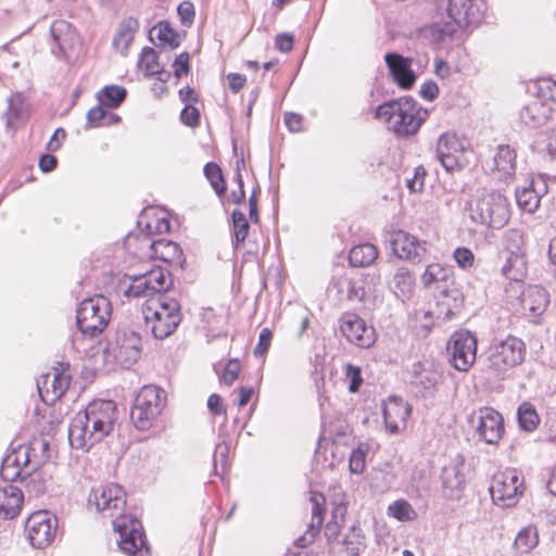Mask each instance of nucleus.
Wrapping results in <instances>:
<instances>
[{
	"label": "nucleus",
	"mask_w": 556,
	"mask_h": 556,
	"mask_svg": "<svg viewBox=\"0 0 556 556\" xmlns=\"http://www.w3.org/2000/svg\"><path fill=\"white\" fill-rule=\"evenodd\" d=\"M88 504L94 505L98 511L113 519V527L121 538L118 545L124 553L130 556H150L141 523L131 519L127 525L123 518L126 493L121 485L106 483L93 488L89 494Z\"/></svg>",
	"instance_id": "1"
},
{
	"label": "nucleus",
	"mask_w": 556,
	"mask_h": 556,
	"mask_svg": "<svg viewBox=\"0 0 556 556\" xmlns=\"http://www.w3.org/2000/svg\"><path fill=\"white\" fill-rule=\"evenodd\" d=\"M117 406L110 400H93L78 412L68 428V440L74 448L88 450L102 441L114 429Z\"/></svg>",
	"instance_id": "2"
},
{
	"label": "nucleus",
	"mask_w": 556,
	"mask_h": 556,
	"mask_svg": "<svg viewBox=\"0 0 556 556\" xmlns=\"http://www.w3.org/2000/svg\"><path fill=\"white\" fill-rule=\"evenodd\" d=\"M427 117L428 111L409 97L384 102L376 110V118L401 137L416 134Z\"/></svg>",
	"instance_id": "3"
},
{
	"label": "nucleus",
	"mask_w": 556,
	"mask_h": 556,
	"mask_svg": "<svg viewBox=\"0 0 556 556\" xmlns=\"http://www.w3.org/2000/svg\"><path fill=\"white\" fill-rule=\"evenodd\" d=\"M142 313L147 326L159 340L172 336L182 319L178 301L166 295L149 299L142 307Z\"/></svg>",
	"instance_id": "4"
},
{
	"label": "nucleus",
	"mask_w": 556,
	"mask_h": 556,
	"mask_svg": "<svg viewBox=\"0 0 556 556\" xmlns=\"http://www.w3.org/2000/svg\"><path fill=\"white\" fill-rule=\"evenodd\" d=\"M485 10L484 0H448L447 14L452 21L437 23L433 26V31L439 40H450L458 28L479 23Z\"/></svg>",
	"instance_id": "5"
},
{
	"label": "nucleus",
	"mask_w": 556,
	"mask_h": 556,
	"mask_svg": "<svg viewBox=\"0 0 556 556\" xmlns=\"http://www.w3.org/2000/svg\"><path fill=\"white\" fill-rule=\"evenodd\" d=\"M469 216L489 228H502L510 216L507 199L500 192H482L471 202Z\"/></svg>",
	"instance_id": "6"
},
{
	"label": "nucleus",
	"mask_w": 556,
	"mask_h": 556,
	"mask_svg": "<svg viewBox=\"0 0 556 556\" xmlns=\"http://www.w3.org/2000/svg\"><path fill=\"white\" fill-rule=\"evenodd\" d=\"M111 314V302L105 296L94 295L85 299L77 308V327L84 336L94 338L106 328Z\"/></svg>",
	"instance_id": "7"
},
{
	"label": "nucleus",
	"mask_w": 556,
	"mask_h": 556,
	"mask_svg": "<svg viewBox=\"0 0 556 556\" xmlns=\"http://www.w3.org/2000/svg\"><path fill=\"white\" fill-rule=\"evenodd\" d=\"M525 342L515 337L495 340L489 348L486 366L496 376H504L508 370L520 365L526 358Z\"/></svg>",
	"instance_id": "8"
},
{
	"label": "nucleus",
	"mask_w": 556,
	"mask_h": 556,
	"mask_svg": "<svg viewBox=\"0 0 556 556\" xmlns=\"http://www.w3.org/2000/svg\"><path fill=\"white\" fill-rule=\"evenodd\" d=\"M166 393L155 386H144L137 394L131 407L130 417L139 430H148L162 413Z\"/></svg>",
	"instance_id": "9"
},
{
	"label": "nucleus",
	"mask_w": 556,
	"mask_h": 556,
	"mask_svg": "<svg viewBox=\"0 0 556 556\" xmlns=\"http://www.w3.org/2000/svg\"><path fill=\"white\" fill-rule=\"evenodd\" d=\"M435 154L444 169L453 173L469 165L472 151L466 138L455 132H444L438 139Z\"/></svg>",
	"instance_id": "10"
},
{
	"label": "nucleus",
	"mask_w": 556,
	"mask_h": 556,
	"mask_svg": "<svg viewBox=\"0 0 556 556\" xmlns=\"http://www.w3.org/2000/svg\"><path fill=\"white\" fill-rule=\"evenodd\" d=\"M523 480L516 469H505L492 479L490 493L495 505L513 507L522 494Z\"/></svg>",
	"instance_id": "11"
},
{
	"label": "nucleus",
	"mask_w": 556,
	"mask_h": 556,
	"mask_svg": "<svg viewBox=\"0 0 556 556\" xmlns=\"http://www.w3.org/2000/svg\"><path fill=\"white\" fill-rule=\"evenodd\" d=\"M469 424L479 441L497 445L505 432L503 416L491 407H480L469 416Z\"/></svg>",
	"instance_id": "12"
},
{
	"label": "nucleus",
	"mask_w": 556,
	"mask_h": 556,
	"mask_svg": "<svg viewBox=\"0 0 556 556\" xmlns=\"http://www.w3.org/2000/svg\"><path fill=\"white\" fill-rule=\"evenodd\" d=\"M451 365L458 371H467L476 362L477 338L468 330H459L452 334L447 343Z\"/></svg>",
	"instance_id": "13"
},
{
	"label": "nucleus",
	"mask_w": 556,
	"mask_h": 556,
	"mask_svg": "<svg viewBox=\"0 0 556 556\" xmlns=\"http://www.w3.org/2000/svg\"><path fill=\"white\" fill-rule=\"evenodd\" d=\"M142 342L139 333L131 329H119L109 350L116 363L123 367L135 364L141 355Z\"/></svg>",
	"instance_id": "14"
},
{
	"label": "nucleus",
	"mask_w": 556,
	"mask_h": 556,
	"mask_svg": "<svg viewBox=\"0 0 556 556\" xmlns=\"http://www.w3.org/2000/svg\"><path fill=\"white\" fill-rule=\"evenodd\" d=\"M340 330L350 343L362 349L370 348L376 341L375 329L353 313L342 315Z\"/></svg>",
	"instance_id": "15"
},
{
	"label": "nucleus",
	"mask_w": 556,
	"mask_h": 556,
	"mask_svg": "<svg viewBox=\"0 0 556 556\" xmlns=\"http://www.w3.org/2000/svg\"><path fill=\"white\" fill-rule=\"evenodd\" d=\"M56 520L47 511H37L27 519L26 533L30 544L36 548L48 546L55 535Z\"/></svg>",
	"instance_id": "16"
},
{
	"label": "nucleus",
	"mask_w": 556,
	"mask_h": 556,
	"mask_svg": "<svg viewBox=\"0 0 556 556\" xmlns=\"http://www.w3.org/2000/svg\"><path fill=\"white\" fill-rule=\"evenodd\" d=\"M390 244L393 253L401 260L420 262L426 254V242L404 230L393 231L390 236Z\"/></svg>",
	"instance_id": "17"
},
{
	"label": "nucleus",
	"mask_w": 556,
	"mask_h": 556,
	"mask_svg": "<svg viewBox=\"0 0 556 556\" xmlns=\"http://www.w3.org/2000/svg\"><path fill=\"white\" fill-rule=\"evenodd\" d=\"M50 37L54 47L52 53L66 59L79 45V36L66 21H54L50 26Z\"/></svg>",
	"instance_id": "18"
},
{
	"label": "nucleus",
	"mask_w": 556,
	"mask_h": 556,
	"mask_svg": "<svg viewBox=\"0 0 556 556\" xmlns=\"http://www.w3.org/2000/svg\"><path fill=\"white\" fill-rule=\"evenodd\" d=\"M70 382V375L53 368L51 372L41 376L37 381V389L46 404H53L66 392Z\"/></svg>",
	"instance_id": "19"
},
{
	"label": "nucleus",
	"mask_w": 556,
	"mask_h": 556,
	"mask_svg": "<svg viewBox=\"0 0 556 556\" xmlns=\"http://www.w3.org/2000/svg\"><path fill=\"white\" fill-rule=\"evenodd\" d=\"M49 443L43 439H36L28 445L20 446V455L23 460L25 476H30V481L35 482L37 471L47 462Z\"/></svg>",
	"instance_id": "20"
},
{
	"label": "nucleus",
	"mask_w": 556,
	"mask_h": 556,
	"mask_svg": "<svg viewBox=\"0 0 556 556\" xmlns=\"http://www.w3.org/2000/svg\"><path fill=\"white\" fill-rule=\"evenodd\" d=\"M410 406L399 396H389L383 403L382 414L387 429L396 433L406 427Z\"/></svg>",
	"instance_id": "21"
},
{
	"label": "nucleus",
	"mask_w": 556,
	"mask_h": 556,
	"mask_svg": "<svg viewBox=\"0 0 556 556\" xmlns=\"http://www.w3.org/2000/svg\"><path fill=\"white\" fill-rule=\"evenodd\" d=\"M465 470V458L459 454L442 468L440 479L446 496L454 497L455 492L464 489L466 483Z\"/></svg>",
	"instance_id": "22"
},
{
	"label": "nucleus",
	"mask_w": 556,
	"mask_h": 556,
	"mask_svg": "<svg viewBox=\"0 0 556 556\" xmlns=\"http://www.w3.org/2000/svg\"><path fill=\"white\" fill-rule=\"evenodd\" d=\"M548 304L549 294L543 287L529 286L521 292V309L529 317H540L546 311Z\"/></svg>",
	"instance_id": "23"
},
{
	"label": "nucleus",
	"mask_w": 556,
	"mask_h": 556,
	"mask_svg": "<svg viewBox=\"0 0 556 556\" xmlns=\"http://www.w3.org/2000/svg\"><path fill=\"white\" fill-rule=\"evenodd\" d=\"M387 66L394 81L403 89L410 88L416 79L409 60L399 53L390 52L384 56Z\"/></svg>",
	"instance_id": "24"
},
{
	"label": "nucleus",
	"mask_w": 556,
	"mask_h": 556,
	"mask_svg": "<svg viewBox=\"0 0 556 556\" xmlns=\"http://www.w3.org/2000/svg\"><path fill=\"white\" fill-rule=\"evenodd\" d=\"M24 503L23 492L11 483L0 484V519H14Z\"/></svg>",
	"instance_id": "25"
},
{
	"label": "nucleus",
	"mask_w": 556,
	"mask_h": 556,
	"mask_svg": "<svg viewBox=\"0 0 556 556\" xmlns=\"http://www.w3.org/2000/svg\"><path fill=\"white\" fill-rule=\"evenodd\" d=\"M139 240L149 248L147 255L150 257L172 263L178 261L181 256V249L176 242L165 239L151 241L148 235H141Z\"/></svg>",
	"instance_id": "26"
},
{
	"label": "nucleus",
	"mask_w": 556,
	"mask_h": 556,
	"mask_svg": "<svg viewBox=\"0 0 556 556\" xmlns=\"http://www.w3.org/2000/svg\"><path fill=\"white\" fill-rule=\"evenodd\" d=\"M551 113L552 108L547 103L533 100L521 109L519 117L526 126L536 128L548 121Z\"/></svg>",
	"instance_id": "27"
},
{
	"label": "nucleus",
	"mask_w": 556,
	"mask_h": 556,
	"mask_svg": "<svg viewBox=\"0 0 556 556\" xmlns=\"http://www.w3.org/2000/svg\"><path fill=\"white\" fill-rule=\"evenodd\" d=\"M139 29V22L134 17L123 20L116 29L113 38V46L122 55H126L134 40L135 34Z\"/></svg>",
	"instance_id": "28"
},
{
	"label": "nucleus",
	"mask_w": 556,
	"mask_h": 556,
	"mask_svg": "<svg viewBox=\"0 0 556 556\" xmlns=\"http://www.w3.org/2000/svg\"><path fill=\"white\" fill-rule=\"evenodd\" d=\"M491 169L500 173L501 178L513 176L516 170V152L509 146H498Z\"/></svg>",
	"instance_id": "29"
},
{
	"label": "nucleus",
	"mask_w": 556,
	"mask_h": 556,
	"mask_svg": "<svg viewBox=\"0 0 556 556\" xmlns=\"http://www.w3.org/2000/svg\"><path fill=\"white\" fill-rule=\"evenodd\" d=\"M392 291L402 300L409 299L415 290V278L406 267H399L393 276Z\"/></svg>",
	"instance_id": "30"
},
{
	"label": "nucleus",
	"mask_w": 556,
	"mask_h": 556,
	"mask_svg": "<svg viewBox=\"0 0 556 556\" xmlns=\"http://www.w3.org/2000/svg\"><path fill=\"white\" fill-rule=\"evenodd\" d=\"M142 276L149 286V290L152 291L153 296L164 295L162 292L167 291L173 283L170 275L162 267L153 268Z\"/></svg>",
	"instance_id": "31"
},
{
	"label": "nucleus",
	"mask_w": 556,
	"mask_h": 556,
	"mask_svg": "<svg viewBox=\"0 0 556 556\" xmlns=\"http://www.w3.org/2000/svg\"><path fill=\"white\" fill-rule=\"evenodd\" d=\"M503 275L513 281H521L526 275V261L521 252L511 251L502 267Z\"/></svg>",
	"instance_id": "32"
},
{
	"label": "nucleus",
	"mask_w": 556,
	"mask_h": 556,
	"mask_svg": "<svg viewBox=\"0 0 556 556\" xmlns=\"http://www.w3.org/2000/svg\"><path fill=\"white\" fill-rule=\"evenodd\" d=\"M378 257V249L371 243L354 247L349 254V262L354 267H366Z\"/></svg>",
	"instance_id": "33"
},
{
	"label": "nucleus",
	"mask_w": 556,
	"mask_h": 556,
	"mask_svg": "<svg viewBox=\"0 0 556 556\" xmlns=\"http://www.w3.org/2000/svg\"><path fill=\"white\" fill-rule=\"evenodd\" d=\"M342 545L349 556H359L366 548L362 530L356 527L350 528L343 538Z\"/></svg>",
	"instance_id": "34"
},
{
	"label": "nucleus",
	"mask_w": 556,
	"mask_h": 556,
	"mask_svg": "<svg viewBox=\"0 0 556 556\" xmlns=\"http://www.w3.org/2000/svg\"><path fill=\"white\" fill-rule=\"evenodd\" d=\"M127 91L124 87L116 85L105 86L98 92V101L106 108H117L125 100Z\"/></svg>",
	"instance_id": "35"
},
{
	"label": "nucleus",
	"mask_w": 556,
	"mask_h": 556,
	"mask_svg": "<svg viewBox=\"0 0 556 556\" xmlns=\"http://www.w3.org/2000/svg\"><path fill=\"white\" fill-rule=\"evenodd\" d=\"M539 544V533L535 527H526L522 528L516 539H515V547L518 552L522 554H527L531 552Z\"/></svg>",
	"instance_id": "36"
},
{
	"label": "nucleus",
	"mask_w": 556,
	"mask_h": 556,
	"mask_svg": "<svg viewBox=\"0 0 556 556\" xmlns=\"http://www.w3.org/2000/svg\"><path fill=\"white\" fill-rule=\"evenodd\" d=\"M334 287L338 290L340 301H363L365 296V292L356 288L354 281L348 277H339L334 281Z\"/></svg>",
	"instance_id": "37"
},
{
	"label": "nucleus",
	"mask_w": 556,
	"mask_h": 556,
	"mask_svg": "<svg viewBox=\"0 0 556 556\" xmlns=\"http://www.w3.org/2000/svg\"><path fill=\"white\" fill-rule=\"evenodd\" d=\"M138 66L147 76L163 74V68L159 63V56L155 50L150 47L142 49Z\"/></svg>",
	"instance_id": "38"
},
{
	"label": "nucleus",
	"mask_w": 556,
	"mask_h": 556,
	"mask_svg": "<svg viewBox=\"0 0 556 556\" xmlns=\"http://www.w3.org/2000/svg\"><path fill=\"white\" fill-rule=\"evenodd\" d=\"M516 201L523 212L533 213L540 205V195L531 186L523 187L516 190Z\"/></svg>",
	"instance_id": "39"
},
{
	"label": "nucleus",
	"mask_w": 556,
	"mask_h": 556,
	"mask_svg": "<svg viewBox=\"0 0 556 556\" xmlns=\"http://www.w3.org/2000/svg\"><path fill=\"white\" fill-rule=\"evenodd\" d=\"M25 112V99L16 92L8 98V110L3 114L7 126L11 127L14 121L21 118Z\"/></svg>",
	"instance_id": "40"
},
{
	"label": "nucleus",
	"mask_w": 556,
	"mask_h": 556,
	"mask_svg": "<svg viewBox=\"0 0 556 556\" xmlns=\"http://www.w3.org/2000/svg\"><path fill=\"white\" fill-rule=\"evenodd\" d=\"M388 514L402 522L413 521L418 516L414 507L405 500H397L393 502L388 507Z\"/></svg>",
	"instance_id": "41"
},
{
	"label": "nucleus",
	"mask_w": 556,
	"mask_h": 556,
	"mask_svg": "<svg viewBox=\"0 0 556 556\" xmlns=\"http://www.w3.org/2000/svg\"><path fill=\"white\" fill-rule=\"evenodd\" d=\"M119 291L123 292V295L127 299H137V298H154L152 291L149 290V286L143 278V276H138L132 279V282L127 287H119Z\"/></svg>",
	"instance_id": "42"
},
{
	"label": "nucleus",
	"mask_w": 556,
	"mask_h": 556,
	"mask_svg": "<svg viewBox=\"0 0 556 556\" xmlns=\"http://www.w3.org/2000/svg\"><path fill=\"white\" fill-rule=\"evenodd\" d=\"M518 421L523 430L533 431L540 419L534 407L529 403H523L518 408Z\"/></svg>",
	"instance_id": "43"
},
{
	"label": "nucleus",
	"mask_w": 556,
	"mask_h": 556,
	"mask_svg": "<svg viewBox=\"0 0 556 556\" xmlns=\"http://www.w3.org/2000/svg\"><path fill=\"white\" fill-rule=\"evenodd\" d=\"M451 270L440 264H430L427 266L421 276V281L426 287L439 281H446L450 277Z\"/></svg>",
	"instance_id": "44"
},
{
	"label": "nucleus",
	"mask_w": 556,
	"mask_h": 556,
	"mask_svg": "<svg viewBox=\"0 0 556 556\" xmlns=\"http://www.w3.org/2000/svg\"><path fill=\"white\" fill-rule=\"evenodd\" d=\"M232 228L235 247L237 248L239 243L245 240L249 232L248 219L241 211L232 212Z\"/></svg>",
	"instance_id": "45"
},
{
	"label": "nucleus",
	"mask_w": 556,
	"mask_h": 556,
	"mask_svg": "<svg viewBox=\"0 0 556 556\" xmlns=\"http://www.w3.org/2000/svg\"><path fill=\"white\" fill-rule=\"evenodd\" d=\"M414 367L419 368L420 364H416ZM414 372L416 375L413 380V383L424 388L425 396L431 394L438 382V375L429 370H421L420 372H418L417 369H414Z\"/></svg>",
	"instance_id": "46"
},
{
	"label": "nucleus",
	"mask_w": 556,
	"mask_h": 556,
	"mask_svg": "<svg viewBox=\"0 0 556 556\" xmlns=\"http://www.w3.org/2000/svg\"><path fill=\"white\" fill-rule=\"evenodd\" d=\"M204 174L217 194H223L226 191L222 169L216 163H207L204 166Z\"/></svg>",
	"instance_id": "47"
},
{
	"label": "nucleus",
	"mask_w": 556,
	"mask_h": 556,
	"mask_svg": "<svg viewBox=\"0 0 556 556\" xmlns=\"http://www.w3.org/2000/svg\"><path fill=\"white\" fill-rule=\"evenodd\" d=\"M366 455L367 447L359 445L357 448L353 450L350 455V470L352 473L359 475L365 470L366 467Z\"/></svg>",
	"instance_id": "48"
},
{
	"label": "nucleus",
	"mask_w": 556,
	"mask_h": 556,
	"mask_svg": "<svg viewBox=\"0 0 556 556\" xmlns=\"http://www.w3.org/2000/svg\"><path fill=\"white\" fill-rule=\"evenodd\" d=\"M312 502V528L317 527L319 529L324 521V508L323 505L325 503V497L320 493H312L311 496Z\"/></svg>",
	"instance_id": "49"
},
{
	"label": "nucleus",
	"mask_w": 556,
	"mask_h": 556,
	"mask_svg": "<svg viewBox=\"0 0 556 556\" xmlns=\"http://www.w3.org/2000/svg\"><path fill=\"white\" fill-rule=\"evenodd\" d=\"M157 38L162 45L176 49L179 46L178 36L168 23H160Z\"/></svg>",
	"instance_id": "50"
},
{
	"label": "nucleus",
	"mask_w": 556,
	"mask_h": 556,
	"mask_svg": "<svg viewBox=\"0 0 556 556\" xmlns=\"http://www.w3.org/2000/svg\"><path fill=\"white\" fill-rule=\"evenodd\" d=\"M344 375H345L346 380H349V382H350L349 391L352 393L357 392L363 383L361 368L353 364H346L344 366Z\"/></svg>",
	"instance_id": "51"
},
{
	"label": "nucleus",
	"mask_w": 556,
	"mask_h": 556,
	"mask_svg": "<svg viewBox=\"0 0 556 556\" xmlns=\"http://www.w3.org/2000/svg\"><path fill=\"white\" fill-rule=\"evenodd\" d=\"M504 244L509 253L511 251L521 252V247L523 245V237L521 231L518 229L507 230L504 236Z\"/></svg>",
	"instance_id": "52"
},
{
	"label": "nucleus",
	"mask_w": 556,
	"mask_h": 556,
	"mask_svg": "<svg viewBox=\"0 0 556 556\" xmlns=\"http://www.w3.org/2000/svg\"><path fill=\"white\" fill-rule=\"evenodd\" d=\"M0 475L3 479L2 484L13 482L17 478H21V479L30 478V476H24V473H22L18 468L16 469V467L11 464V459L3 460Z\"/></svg>",
	"instance_id": "53"
},
{
	"label": "nucleus",
	"mask_w": 556,
	"mask_h": 556,
	"mask_svg": "<svg viewBox=\"0 0 556 556\" xmlns=\"http://www.w3.org/2000/svg\"><path fill=\"white\" fill-rule=\"evenodd\" d=\"M241 366L238 359H230L223 372L220 378L222 382L226 386H231L239 377Z\"/></svg>",
	"instance_id": "54"
},
{
	"label": "nucleus",
	"mask_w": 556,
	"mask_h": 556,
	"mask_svg": "<svg viewBox=\"0 0 556 556\" xmlns=\"http://www.w3.org/2000/svg\"><path fill=\"white\" fill-rule=\"evenodd\" d=\"M538 92L544 100L556 101V81L545 78L538 81Z\"/></svg>",
	"instance_id": "55"
},
{
	"label": "nucleus",
	"mask_w": 556,
	"mask_h": 556,
	"mask_svg": "<svg viewBox=\"0 0 556 556\" xmlns=\"http://www.w3.org/2000/svg\"><path fill=\"white\" fill-rule=\"evenodd\" d=\"M273 333L269 328H263L260 332L258 343L254 349V355L262 357L266 354L271 342Z\"/></svg>",
	"instance_id": "56"
},
{
	"label": "nucleus",
	"mask_w": 556,
	"mask_h": 556,
	"mask_svg": "<svg viewBox=\"0 0 556 556\" xmlns=\"http://www.w3.org/2000/svg\"><path fill=\"white\" fill-rule=\"evenodd\" d=\"M427 173L422 166H418L414 169V176L407 178L406 186L412 192H420L424 188V180Z\"/></svg>",
	"instance_id": "57"
},
{
	"label": "nucleus",
	"mask_w": 556,
	"mask_h": 556,
	"mask_svg": "<svg viewBox=\"0 0 556 556\" xmlns=\"http://www.w3.org/2000/svg\"><path fill=\"white\" fill-rule=\"evenodd\" d=\"M454 260L462 268L471 267L475 261L473 253L467 248H457L454 251Z\"/></svg>",
	"instance_id": "58"
},
{
	"label": "nucleus",
	"mask_w": 556,
	"mask_h": 556,
	"mask_svg": "<svg viewBox=\"0 0 556 556\" xmlns=\"http://www.w3.org/2000/svg\"><path fill=\"white\" fill-rule=\"evenodd\" d=\"M180 119L187 126H198L200 121L199 110L192 105H186L180 113Z\"/></svg>",
	"instance_id": "59"
},
{
	"label": "nucleus",
	"mask_w": 556,
	"mask_h": 556,
	"mask_svg": "<svg viewBox=\"0 0 556 556\" xmlns=\"http://www.w3.org/2000/svg\"><path fill=\"white\" fill-rule=\"evenodd\" d=\"M178 15L180 16L181 24L184 26H190L193 23L194 18V8L193 4L189 1L181 2L178 8Z\"/></svg>",
	"instance_id": "60"
},
{
	"label": "nucleus",
	"mask_w": 556,
	"mask_h": 556,
	"mask_svg": "<svg viewBox=\"0 0 556 556\" xmlns=\"http://www.w3.org/2000/svg\"><path fill=\"white\" fill-rule=\"evenodd\" d=\"M105 110L103 105H98L90 109L87 113V127H98L101 121L105 117Z\"/></svg>",
	"instance_id": "61"
},
{
	"label": "nucleus",
	"mask_w": 556,
	"mask_h": 556,
	"mask_svg": "<svg viewBox=\"0 0 556 556\" xmlns=\"http://www.w3.org/2000/svg\"><path fill=\"white\" fill-rule=\"evenodd\" d=\"M294 45V38L288 33H282L276 36L275 46L276 49L282 53H288L292 50Z\"/></svg>",
	"instance_id": "62"
},
{
	"label": "nucleus",
	"mask_w": 556,
	"mask_h": 556,
	"mask_svg": "<svg viewBox=\"0 0 556 556\" xmlns=\"http://www.w3.org/2000/svg\"><path fill=\"white\" fill-rule=\"evenodd\" d=\"M174 71L177 77L186 75L189 71V54L187 52L180 53L174 62Z\"/></svg>",
	"instance_id": "63"
},
{
	"label": "nucleus",
	"mask_w": 556,
	"mask_h": 556,
	"mask_svg": "<svg viewBox=\"0 0 556 556\" xmlns=\"http://www.w3.org/2000/svg\"><path fill=\"white\" fill-rule=\"evenodd\" d=\"M285 124L290 131L298 132L302 127V116L292 112L286 113Z\"/></svg>",
	"instance_id": "64"
}]
</instances>
